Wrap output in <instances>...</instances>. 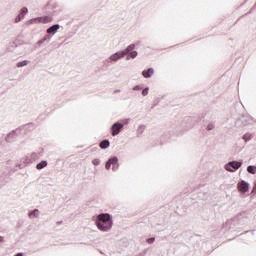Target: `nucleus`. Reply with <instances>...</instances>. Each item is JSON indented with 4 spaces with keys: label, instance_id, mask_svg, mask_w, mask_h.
I'll list each match as a JSON object with an SVG mask.
<instances>
[{
    "label": "nucleus",
    "instance_id": "obj_1",
    "mask_svg": "<svg viewBox=\"0 0 256 256\" xmlns=\"http://www.w3.org/2000/svg\"><path fill=\"white\" fill-rule=\"evenodd\" d=\"M96 225L100 231H110L111 227H113V220H111V215L107 213L98 215Z\"/></svg>",
    "mask_w": 256,
    "mask_h": 256
},
{
    "label": "nucleus",
    "instance_id": "obj_2",
    "mask_svg": "<svg viewBox=\"0 0 256 256\" xmlns=\"http://www.w3.org/2000/svg\"><path fill=\"white\" fill-rule=\"evenodd\" d=\"M241 167V162L232 161L225 164L224 168L226 171H230V173H233V171H237Z\"/></svg>",
    "mask_w": 256,
    "mask_h": 256
},
{
    "label": "nucleus",
    "instance_id": "obj_3",
    "mask_svg": "<svg viewBox=\"0 0 256 256\" xmlns=\"http://www.w3.org/2000/svg\"><path fill=\"white\" fill-rule=\"evenodd\" d=\"M237 188L241 195H245V193L249 191V183H247L245 180H242L238 183Z\"/></svg>",
    "mask_w": 256,
    "mask_h": 256
},
{
    "label": "nucleus",
    "instance_id": "obj_4",
    "mask_svg": "<svg viewBox=\"0 0 256 256\" xmlns=\"http://www.w3.org/2000/svg\"><path fill=\"white\" fill-rule=\"evenodd\" d=\"M118 161L119 160L117 159V157L109 159L105 166L106 169H111V165H112V169H117V167H119Z\"/></svg>",
    "mask_w": 256,
    "mask_h": 256
},
{
    "label": "nucleus",
    "instance_id": "obj_5",
    "mask_svg": "<svg viewBox=\"0 0 256 256\" xmlns=\"http://www.w3.org/2000/svg\"><path fill=\"white\" fill-rule=\"evenodd\" d=\"M123 127V124L121 123H115L112 125V135L115 137V135H119L121 129Z\"/></svg>",
    "mask_w": 256,
    "mask_h": 256
},
{
    "label": "nucleus",
    "instance_id": "obj_6",
    "mask_svg": "<svg viewBox=\"0 0 256 256\" xmlns=\"http://www.w3.org/2000/svg\"><path fill=\"white\" fill-rule=\"evenodd\" d=\"M33 23H47V18H42V17L33 18L28 22L29 25H33Z\"/></svg>",
    "mask_w": 256,
    "mask_h": 256
},
{
    "label": "nucleus",
    "instance_id": "obj_7",
    "mask_svg": "<svg viewBox=\"0 0 256 256\" xmlns=\"http://www.w3.org/2000/svg\"><path fill=\"white\" fill-rule=\"evenodd\" d=\"M125 55V52L121 51V52H117L115 54H113L110 59L111 61H117L118 59H121V57H123Z\"/></svg>",
    "mask_w": 256,
    "mask_h": 256
},
{
    "label": "nucleus",
    "instance_id": "obj_8",
    "mask_svg": "<svg viewBox=\"0 0 256 256\" xmlns=\"http://www.w3.org/2000/svg\"><path fill=\"white\" fill-rule=\"evenodd\" d=\"M59 31V24L53 25L48 28L47 33H57Z\"/></svg>",
    "mask_w": 256,
    "mask_h": 256
},
{
    "label": "nucleus",
    "instance_id": "obj_9",
    "mask_svg": "<svg viewBox=\"0 0 256 256\" xmlns=\"http://www.w3.org/2000/svg\"><path fill=\"white\" fill-rule=\"evenodd\" d=\"M154 71L152 68L148 69V71H143V77H145L146 79H148L149 77H151V75H153Z\"/></svg>",
    "mask_w": 256,
    "mask_h": 256
},
{
    "label": "nucleus",
    "instance_id": "obj_10",
    "mask_svg": "<svg viewBox=\"0 0 256 256\" xmlns=\"http://www.w3.org/2000/svg\"><path fill=\"white\" fill-rule=\"evenodd\" d=\"M30 219H35V217H39V210L35 209L34 211L29 213Z\"/></svg>",
    "mask_w": 256,
    "mask_h": 256
},
{
    "label": "nucleus",
    "instance_id": "obj_11",
    "mask_svg": "<svg viewBox=\"0 0 256 256\" xmlns=\"http://www.w3.org/2000/svg\"><path fill=\"white\" fill-rule=\"evenodd\" d=\"M253 139V135L250 133H246L243 135V140L247 143V141H251Z\"/></svg>",
    "mask_w": 256,
    "mask_h": 256
},
{
    "label": "nucleus",
    "instance_id": "obj_12",
    "mask_svg": "<svg viewBox=\"0 0 256 256\" xmlns=\"http://www.w3.org/2000/svg\"><path fill=\"white\" fill-rule=\"evenodd\" d=\"M109 141L108 140H103L101 143H100V147L101 149H107L109 147Z\"/></svg>",
    "mask_w": 256,
    "mask_h": 256
},
{
    "label": "nucleus",
    "instance_id": "obj_13",
    "mask_svg": "<svg viewBox=\"0 0 256 256\" xmlns=\"http://www.w3.org/2000/svg\"><path fill=\"white\" fill-rule=\"evenodd\" d=\"M47 165V161L43 160L40 163L36 165V169H44V167Z\"/></svg>",
    "mask_w": 256,
    "mask_h": 256
},
{
    "label": "nucleus",
    "instance_id": "obj_14",
    "mask_svg": "<svg viewBox=\"0 0 256 256\" xmlns=\"http://www.w3.org/2000/svg\"><path fill=\"white\" fill-rule=\"evenodd\" d=\"M133 49H135V44H131L127 47V49H125L124 51H122V53H125V55H127V53H129V51H133Z\"/></svg>",
    "mask_w": 256,
    "mask_h": 256
},
{
    "label": "nucleus",
    "instance_id": "obj_15",
    "mask_svg": "<svg viewBox=\"0 0 256 256\" xmlns=\"http://www.w3.org/2000/svg\"><path fill=\"white\" fill-rule=\"evenodd\" d=\"M248 173H251V175H255L256 173V166H248L247 167Z\"/></svg>",
    "mask_w": 256,
    "mask_h": 256
},
{
    "label": "nucleus",
    "instance_id": "obj_16",
    "mask_svg": "<svg viewBox=\"0 0 256 256\" xmlns=\"http://www.w3.org/2000/svg\"><path fill=\"white\" fill-rule=\"evenodd\" d=\"M206 129H207V131H213V129H215V124H213V123L208 124Z\"/></svg>",
    "mask_w": 256,
    "mask_h": 256
},
{
    "label": "nucleus",
    "instance_id": "obj_17",
    "mask_svg": "<svg viewBox=\"0 0 256 256\" xmlns=\"http://www.w3.org/2000/svg\"><path fill=\"white\" fill-rule=\"evenodd\" d=\"M25 65H27V60H24V61H22V62H19V63L17 64V67H25Z\"/></svg>",
    "mask_w": 256,
    "mask_h": 256
},
{
    "label": "nucleus",
    "instance_id": "obj_18",
    "mask_svg": "<svg viewBox=\"0 0 256 256\" xmlns=\"http://www.w3.org/2000/svg\"><path fill=\"white\" fill-rule=\"evenodd\" d=\"M129 57H131V59H135V57H137V51H133L129 54Z\"/></svg>",
    "mask_w": 256,
    "mask_h": 256
},
{
    "label": "nucleus",
    "instance_id": "obj_19",
    "mask_svg": "<svg viewBox=\"0 0 256 256\" xmlns=\"http://www.w3.org/2000/svg\"><path fill=\"white\" fill-rule=\"evenodd\" d=\"M99 163H100L99 159L92 160V164L95 166L99 165Z\"/></svg>",
    "mask_w": 256,
    "mask_h": 256
},
{
    "label": "nucleus",
    "instance_id": "obj_20",
    "mask_svg": "<svg viewBox=\"0 0 256 256\" xmlns=\"http://www.w3.org/2000/svg\"><path fill=\"white\" fill-rule=\"evenodd\" d=\"M149 93V88H145L143 91H142V95H148Z\"/></svg>",
    "mask_w": 256,
    "mask_h": 256
},
{
    "label": "nucleus",
    "instance_id": "obj_21",
    "mask_svg": "<svg viewBox=\"0 0 256 256\" xmlns=\"http://www.w3.org/2000/svg\"><path fill=\"white\" fill-rule=\"evenodd\" d=\"M27 11H28L27 8H25V7L22 8L21 9V15H26Z\"/></svg>",
    "mask_w": 256,
    "mask_h": 256
},
{
    "label": "nucleus",
    "instance_id": "obj_22",
    "mask_svg": "<svg viewBox=\"0 0 256 256\" xmlns=\"http://www.w3.org/2000/svg\"><path fill=\"white\" fill-rule=\"evenodd\" d=\"M19 21H21V15H18V16L16 17V19H15V22H16V23H19Z\"/></svg>",
    "mask_w": 256,
    "mask_h": 256
},
{
    "label": "nucleus",
    "instance_id": "obj_23",
    "mask_svg": "<svg viewBox=\"0 0 256 256\" xmlns=\"http://www.w3.org/2000/svg\"><path fill=\"white\" fill-rule=\"evenodd\" d=\"M154 241H155V238H149V239L147 240L148 243H153Z\"/></svg>",
    "mask_w": 256,
    "mask_h": 256
},
{
    "label": "nucleus",
    "instance_id": "obj_24",
    "mask_svg": "<svg viewBox=\"0 0 256 256\" xmlns=\"http://www.w3.org/2000/svg\"><path fill=\"white\" fill-rule=\"evenodd\" d=\"M101 225H102V227H107L106 223H102Z\"/></svg>",
    "mask_w": 256,
    "mask_h": 256
},
{
    "label": "nucleus",
    "instance_id": "obj_25",
    "mask_svg": "<svg viewBox=\"0 0 256 256\" xmlns=\"http://www.w3.org/2000/svg\"><path fill=\"white\" fill-rule=\"evenodd\" d=\"M0 243H3V237L0 236Z\"/></svg>",
    "mask_w": 256,
    "mask_h": 256
},
{
    "label": "nucleus",
    "instance_id": "obj_26",
    "mask_svg": "<svg viewBox=\"0 0 256 256\" xmlns=\"http://www.w3.org/2000/svg\"><path fill=\"white\" fill-rule=\"evenodd\" d=\"M16 256H23V253H18Z\"/></svg>",
    "mask_w": 256,
    "mask_h": 256
},
{
    "label": "nucleus",
    "instance_id": "obj_27",
    "mask_svg": "<svg viewBox=\"0 0 256 256\" xmlns=\"http://www.w3.org/2000/svg\"><path fill=\"white\" fill-rule=\"evenodd\" d=\"M256 191V184H255V186H254V188H253V192H255Z\"/></svg>",
    "mask_w": 256,
    "mask_h": 256
},
{
    "label": "nucleus",
    "instance_id": "obj_28",
    "mask_svg": "<svg viewBox=\"0 0 256 256\" xmlns=\"http://www.w3.org/2000/svg\"><path fill=\"white\" fill-rule=\"evenodd\" d=\"M137 89H139V86L134 87V90H137Z\"/></svg>",
    "mask_w": 256,
    "mask_h": 256
}]
</instances>
